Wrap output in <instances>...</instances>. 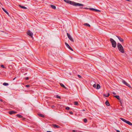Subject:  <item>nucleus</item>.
<instances>
[{"label":"nucleus","instance_id":"nucleus-37","mask_svg":"<svg viewBox=\"0 0 132 132\" xmlns=\"http://www.w3.org/2000/svg\"><path fill=\"white\" fill-rule=\"evenodd\" d=\"M77 130H73V132H77Z\"/></svg>","mask_w":132,"mask_h":132},{"label":"nucleus","instance_id":"nucleus-40","mask_svg":"<svg viewBox=\"0 0 132 132\" xmlns=\"http://www.w3.org/2000/svg\"><path fill=\"white\" fill-rule=\"evenodd\" d=\"M128 121H127V120H126V121H125V122H126V123H127V122H128Z\"/></svg>","mask_w":132,"mask_h":132},{"label":"nucleus","instance_id":"nucleus-15","mask_svg":"<svg viewBox=\"0 0 132 132\" xmlns=\"http://www.w3.org/2000/svg\"><path fill=\"white\" fill-rule=\"evenodd\" d=\"M105 104L107 106H109L110 105L108 101H106L105 102Z\"/></svg>","mask_w":132,"mask_h":132},{"label":"nucleus","instance_id":"nucleus-5","mask_svg":"<svg viewBox=\"0 0 132 132\" xmlns=\"http://www.w3.org/2000/svg\"><path fill=\"white\" fill-rule=\"evenodd\" d=\"M67 34L68 38L72 42H74V40L72 39L71 35L68 33H67Z\"/></svg>","mask_w":132,"mask_h":132},{"label":"nucleus","instance_id":"nucleus-43","mask_svg":"<svg viewBox=\"0 0 132 132\" xmlns=\"http://www.w3.org/2000/svg\"><path fill=\"white\" fill-rule=\"evenodd\" d=\"M117 132H120V131L119 130H117Z\"/></svg>","mask_w":132,"mask_h":132},{"label":"nucleus","instance_id":"nucleus-21","mask_svg":"<svg viewBox=\"0 0 132 132\" xmlns=\"http://www.w3.org/2000/svg\"><path fill=\"white\" fill-rule=\"evenodd\" d=\"M3 85L4 86H7L9 84L8 83L4 82L3 83Z\"/></svg>","mask_w":132,"mask_h":132},{"label":"nucleus","instance_id":"nucleus-20","mask_svg":"<svg viewBox=\"0 0 132 132\" xmlns=\"http://www.w3.org/2000/svg\"><path fill=\"white\" fill-rule=\"evenodd\" d=\"M38 115L41 117H44V116L42 114H38Z\"/></svg>","mask_w":132,"mask_h":132},{"label":"nucleus","instance_id":"nucleus-38","mask_svg":"<svg viewBox=\"0 0 132 132\" xmlns=\"http://www.w3.org/2000/svg\"><path fill=\"white\" fill-rule=\"evenodd\" d=\"M112 93L113 94H114V95H115L116 94V93L114 92H113Z\"/></svg>","mask_w":132,"mask_h":132},{"label":"nucleus","instance_id":"nucleus-42","mask_svg":"<svg viewBox=\"0 0 132 132\" xmlns=\"http://www.w3.org/2000/svg\"><path fill=\"white\" fill-rule=\"evenodd\" d=\"M84 8L86 9H88V8L87 7H85Z\"/></svg>","mask_w":132,"mask_h":132},{"label":"nucleus","instance_id":"nucleus-2","mask_svg":"<svg viewBox=\"0 0 132 132\" xmlns=\"http://www.w3.org/2000/svg\"><path fill=\"white\" fill-rule=\"evenodd\" d=\"M69 4H70L72 5L75 6H83L84 5L81 4L76 3L73 1H70V2L69 3Z\"/></svg>","mask_w":132,"mask_h":132},{"label":"nucleus","instance_id":"nucleus-24","mask_svg":"<svg viewBox=\"0 0 132 132\" xmlns=\"http://www.w3.org/2000/svg\"><path fill=\"white\" fill-rule=\"evenodd\" d=\"M84 25H86L87 26H88V27H90V25L88 24L87 23H85L84 24Z\"/></svg>","mask_w":132,"mask_h":132},{"label":"nucleus","instance_id":"nucleus-4","mask_svg":"<svg viewBox=\"0 0 132 132\" xmlns=\"http://www.w3.org/2000/svg\"><path fill=\"white\" fill-rule=\"evenodd\" d=\"M94 83V84L93 85V87L95 88H96L97 89H98L100 88V86L98 84H97L96 85V83L95 82H93Z\"/></svg>","mask_w":132,"mask_h":132},{"label":"nucleus","instance_id":"nucleus-46","mask_svg":"<svg viewBox=\"0 0 132 132\" xmlns=\"http://www.w3.org/2000/svg\"><path fill=\"white\" fill-rule=\"evenodd\" d=\"M15 79V78H14L13 79V80H14Z\"/></svg>","mask_w":132,"mask_h":132},{"label":"nucleus","instance_id":"nucleus-17","mask_svg":"<svg viewBox=\"0 0 132 132\" xmlns=\"http://www.w3.org/2000/svg\"><path fill=\"white\" fill-rule=\"evenodd\" d=\"M118 100H120V97L118 95H116L114 96Z\"/></svg>","mask_w":132,"mask_h":132},{"label":"nucleus","instance_id":"nucleus-22","mask_svg":"<svg viewBox=\"0 0 132 132\" xmlns=\"http://www.w3.org/2000/svg\"><path fill=\"white\" fill-rule=\"evenodd\" d=\"M16 116L19 118H21L22 117V116L21 115L17 114L16 115Z\"/></svg>","mask_w":132,"mask_h":132},{"label":"nucleus","instance_id":"nucleus-9","mask_svg":"<svg viewBox=\"0 0 132 132\" xmlns=\"http://www.w3.org/2000/svg\"><path fill=\"white\" fill-rule=\"evenodd\" d=\"M53 126V127L54 128H60V127L56 124H53L52 125Z\"/></svg>","mask_w":132,"mask_h":132},{"label":"nucleus","instance_id":"nucleus-14","mask_svg":"<svg viewBox=\"0 0 132 132\" xmlns=\"http://www.w3.org/2000/svg\"><path fill=\"white\" fill-rule=\"evenodd\" d=\"M19 6L20 7H21V8H23V9H27V7H26L24 6H22L21 5H19Z\"/></svg>","mask_w":132,"mask_h":132},{"label":"nucleus","instance_id":"nucleus-7","mask_svg":"<svg viewBox=\"0 0 132 132\" xmlns=\"http://www.w3.org/2000/svg\"><path fill=\"white\" fill-rule=\"evenodd\" d=\"M27 34L28 36H30V37H32V36L33 35V34L29 30L28 31V32H27Z\"/></svg>","mask_w":132,"mask_h":132},{"label":"nucleus","instance_id":"nucleus-35","mask_svg":"<svg viewBox=\"0 0 132 132\" xmlns=\"http://www.w3.org/2000/svg\"><path fill=\"white\" fill-rule=\"evenodd\" d=\"M25 79L26 80H28L29 79V78L27 77H26L25 78Z\"/></svg>","mask_w":132,"mask_h":132},{"label":"nucleus","instance_id":"nucleus-30","mask_svg":"<svg viewBox=\"0 0 132 132\" xmlns=\"http://www.w3.org/2000/svg\"><path fill=\"white\" fill-rule=\"evenodd\" d=\"M56 97L57 98H60L61 97H60L58 95H56Z\"/></svg>","mask_w":132,"mask_h":132},{"label":"nucleus","instance_id":"nucleus-1","mask_svg":"<svg viewBox=\"0 0 132 132\" xmlns=\"http://www.w3.org/2000/svg\"><path fill=\"white\" fill-rule=\"evenodd\" d=\"M117 46L119 51L121 53H123L124 51L122 46L120 43H118Z\"/></svg>","mask_w":132,"mask_h":132},{"label":"nucleus","instance_id":"nucleus-27","mask_svg":"<svg viewBox=\"0 0 132 132\" xmlns=\"http://www.w3.org/2000/svg\"><path fill=\"white\" fill-rule=\"evenodd\" d=\"M104 95L105 96V97H108L109 96V93H108V94H105Z\"/></svg>","mask_w":132,"mask_h":132},{"label":"nucleus","instance_id":"nucleus-13","mask_svg":"<svg viewBox=\"0 0 132 132\" xmlns=\"http://www.w3.org/2000/svg\"><path fill=\"white\" fill-rule=\"evenodd\" d=\"M2 9L3 10V11L7 15H9V13L6 11V10L4 8H2Z\"/></svg>","mask_w":132,"mask_h":132},{"label":"nucleus","instance_id":"nucleus-34","mask_svg":"<svg viewBox=\"0 0 132 132\" xmlns=\"http://www.w3.org/2000/svg\"><path fill=\"white\" fill-rule=\"evenodd\" d=\"M78 76L79 78H81V76L80 75H78Z\"/></svg>","mask_w":132,"mask_h":132},{"label":"nucleus","instance_id":"nucleus-32","mask_svg":"<svg viewBox=\"0 0 132 132\" xmlns=\"http://www.w3.org/2000/svg\"><path fill=\"white\" fill-rule=\"evenodd\" d=\"M1 67L2 68H5V67H4V65H1Z\"/></svg>","mask_w":132,"mask_h":132},{"label":"nucleus","instance_id":"nucleus-8","mask_svg":"<svg viewBox=\"0 0 132 132\" xmlns=\"http://www.w3.org/2000/svg\"><path fill=\"white\" fill-rule=\"evenodd\" d=\"M65 44L67 48L72 51H73V50L70 46L67 43H65Z\"/></svg>","mask_w":132,"mask_h":132},{"label":"nucleus","instance_id":"nucleus-6","mask_svg":"<svg viewBox=\"0 0 132 132\" xmlns=\"http://www.w3.org/2000/svg\"><path fill=\"white\" fill-rule=\"evenodd\" d=\"M122 82L123 84H125V85L128 86L129 87H131L130 84H128L125 80H123L122 81Z\"/></svg>","mask_w":132,"mask_h":132},{"label":"nucleus","instance_id":"nucleus-44","mask_svg":"<svg viewBox=\"0 0 132 132\" xmlns=\"http://www.w3.org/2000/svg\"><path fill=\"white\" fill-rule=\"evenodd\" d=\"M47 132H51V131H47Z\"/></svg>","mask_w":132,"mask_h":132},{"label":"nucleus","instance_id":"nucleus-25","mask_svg":"<svg viewBox=\"0 0 132 132\" xmlns=\"http://www.w3.org/2000/svg\"><path fill=\"white\" fill-rule=\"evenodd\" d=\"M83 121H84V122H85V123H86L87 122V120L86 119V118H85L84 119H83Z\"/></svg>","mask_w":132,"mask_h":132},{"label":"nucleus","instance_id":"nucleus-29","mask_svg":"<svg viewBox=\"0 0 132 132\" xmlns=\"http://www.w3.org/2000/svg\"><path fill=\"white\" fill-rule=\"evenodd\" d=\"M95 11H96V12H101V11L100 10H98V9H95Z\"/></svg>","mask_w":132,"mask_h":132},{"label":"nucleus","instance_id":"nucleus-12","mask_svg":"<svg viewBox=\"0 0 132 132\" xmlns=\"http://www.w3.org/2000/svg\"><path fill=\"white\" fill-rule=\"evenodd\" d=\"M60 85L62 87H63L65 89H66L67 88L64 86V85L61 83H60Z\"/></svg>","mask_w":132,"mask_h":132},{"label":"nucleus","instance_id":"nucleus-23","mask_svg":"<svg viewBox=\"0 0 132 132\" xmlns=\"http://www.w3.org/2000/svg\"><path fill=\"white\" fill-rule=\"evenodd\" d=\"M63 0L64 1V2H65L67 3H68V4L69 3L70 1L69 0Z\"/></svg>","mask_w":132,"mask_h":132},{"label":"nucleus","instance_id":"nucleus-10","mask_svg":"<svg viewBox=\"0 0 132 132\" xmlns=\"http://www.w3.org/2000/svg\"><path fill=\"white\" fill-rule=\"evenodd\" d=\"M116 37L118 38L120 41L121 42H123V39L121 38L120 36H116Z\"/></svg>","mask_w":132,"mask_h":132},{"label":"nucleus","instance_id":"nucleus-36","mask_svg":"<svg viewBox=\"0 0 132 132\" xmlns=\"http://www.w3.org/2000/svg\"><path fill=\"white\" fill-rule=\"evenodd\" d=\"M69 113L70 114H73V112L72 111H70L69 112Z\"/></svg>","mask_w":132,"mask_h":132},{"label":"nucleus","instance_id":"nucleus-3","mask_svg":"<svg viewBox=\"0 0 132 132\" xmlns=\"http://www.w3.org/2000/svg\"><path fill=\"white\" fill-rule=\"evenodd\" d=\"M110 41L111 42L112 47L115 48L116 47L117 43L113 39L110 38Z\"/></svg>","mask_w":132,"mask_h":132},{"label":"nucleus","instance_id":"nucleus-28","mask_svg":"<svg viewBox=\"0 0 132 132\" xmlns=\"http://www.w3.org/2000/svg\"><path fill=\"white\" fill-rule=\"evenodd\" d=\"M120 119L122 120V121H123L124 122H125V121H126V120L123 119V118H120Z\"/></svg>","mask_w":132,"mask_h":132},{"label":"nucleus","instance_id":"nucleus-19","mask_svg":"<svg viewBox=\"0 0 132 132\" xmlns=\"http://www.w3.org/2000/svg\"><path fill=\"white\" fill-rule=\"evenodd\" d=\"M127 123L130 126H132V123L129 121L127 122Z\"/></svg>","mask_w":132,"mask_h":132},{"label":"nucleus","instance_id":"nucleus-45","mask_svg":"<svg viewBox=\"0 0 132 132\" xmlns=\"http://www.w3.org/2000/svg\"><path fill=\"white\" fill-rule=\"evenodd\" d=\"M82 111H85V110H83Z\"/></svg>","mask_w":132,"mask_h":132},{"label":"nucleus","instance_id":"nucleus-16","mask_svg":"<svg viewBox=\"0 0 132 132\" xmlns=\"http://www.w3.org/2000/svg\"><path fill=\"white\" fill-rule=\"evenodd\" d=\"M51 7L53 9H55L56 8V7L55 6L52 5H51Z\"/></svg>","mask_w":132,"mask_h":132},{"label":"nucleus","instance_id":"nucleus-33","mask_svg":"<svg viewBox=\"0 0 132 132\" xmlns=\"http://www.w3.org/2000/svg\"><path fill=\"white\" fill-rule=\"evenodd\" d=\"M26 86L27 87H30V85H27Z\"/></svg>","mask_w":132,"mask_h":132},{"label":"nucleus","instance_id":"nucleus-31","mask_svg":"<svg viewBox=\"0 0 132 132\" xmlns=\"http://www.w3.org/2000/svg\"><path fill=\"white\" fill-rule=\"evenodd\" d=\"M70 108L69 107H66V108H65V109L67 110H69L70 109Z\"/></svg>","mask_w":132,"mask_h":132},{"label":"nucleus","instance_id":"nucleus-26","mask_svg":"<svg viewBox=\"0 0 132 132\" xmlns=\"http://www.w3.org/2000/svg\"><path fill=\"white\" fill-rule=\"evenodd\" d=\"M89 10L92 11H95V9L93 8H90L89 9Z\"/></svg>","mask_w":132,"mask_h":132},{"label":"nucleus","instance_id":"nucleus-41","mask_svg":"<svg viewBox=\"0 0 132 132\" xmlns=\"http://www.w3.org/2000/svg\"><path fill=\"white\" fill-rule=\"evenodd\" d=\"M0 101L1 102H3V100L1 99H0Z\"/></svg>","mask_w":132,"mask_h":132},{"label":"nucleus","instance_id":"nucleus-39","mask_svg":"<svg viewBox=\"0 0 132 132\" xmlns=\"http://www.w3.org/2000/svg\"><path fill=\"white\" fill-rule=\"evenodd\" d=\"M54 107V105H52L51 106V107L52 108H53Z\"/></svg>","mask_w":132,"mask_h":132},{"label":"nucleus","instance_id":"nucleus-11","mask_svg":"<svg viewBox=\"0 0 132 132\" xmlns=\"http://www.w3.org/2000/svg\"><path fill=\"white\" fill-rule=\"evenodd\" d=\"M17 113V112L13 111H11L9 112V113L10 114H15Z\"/></svg>","mask_w":132,"mask_h":132},{"label":"nucleus","instance_id":"nucleus-18","mask_svg":"<svg viewBox=\"0 0 132 132\" xmlns=\"http://www.w3.org/2000/svg\"><path fill=\"white\" fill-rule=\"evenodd\" d=\"M74 104L76 105H78V103L77 102L75 101L74 102Z\"/></svg>","mask_w":132,"mask_h":132}]
</instances>
